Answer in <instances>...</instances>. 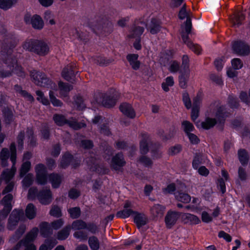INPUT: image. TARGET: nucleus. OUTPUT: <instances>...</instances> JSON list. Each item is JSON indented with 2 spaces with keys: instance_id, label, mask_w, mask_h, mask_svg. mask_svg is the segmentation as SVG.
Returning a JSON list of instances; mask_svg holds the SVG:
<instances>
[{
  "instance_id": "obj_26",
  "label": "nucleus",
  "mask_w": 250,
  "mask_h": 250,
  "mask_svg": "<svg viewBox=\"0 0 250 250\" xmlns=\"http://www.w3.org/2000/svg\"><path fill=\"white\" fill-rule=\"evenodd\" d=\"M57 243L56 239H47L40 247L39 250H50Z\"/></svg>"
},
{
  "instance_id": "obj_24",
  "label": "nucleus",
  "mask_w": 250,
  "mask_h": 250,
  "mask_svg": "<svg viewBox=\"0 0 250 250\" xmlns=\"http://www.w3.org/2000/svg\"><path fill=\"white\" fill-rule=\"evenodd\" d=\"M134 222L138 227L146 225L147 222L146 217L143 214L137 213L134 217Z\"/></svg>"
},
{
  "instance_id": "obj_36",
  "label": "nucleus",
  "mask_w": 250,
  "mask_h": 250,
  "mask_svg": "<svg viewBox=\"0 0 250 250\" xmlns=\"http://www.w3.org/2000/svg\"><path fill=\"white\" fill-rule=\"evenodd\" d=\"M149 26L150 31L152 34H155L159 30V21L156 19L152 20Z\"/></svg>"
},
{
  "instance_id": "obj_4",
  "label": "nucleus",
  "mask_w": 250,
  "mask_h": 250,
  "mask_svg": "<svg viewBox=\"0 0 250 250\" xmlns=\"http://www.w3.org/2000/svg\"><path fill=\"white\" fill-rule=\"evenodd\" d=\"M36 182L40 185H45L47 182L46 171L45 166L41 164L36 166L35 167Z\"/></svg>"
},
{
  "instance_id": "obj_35",
  "label": "nucleus",
  "mask_w": 250,
  "mask_h": 250,
  "mask_svg": "<svg viewBox=\"0 0 250 250\" xmlns=\"http://www.w3.org/2000/svg\"><path fill=\"white\" fill-rule=\"evenodd\" d=\"M182 128L187 134L193 131L194 129V127L193 125L190 122L187 121H185L182 122Z\"/></svg>"
},
{
  "instance_id": "obj_34",
  "label": "nucleus",
  "mask_w": 250,
  "mask_h": 250,
  "mask_svg": "<svg viewBox=\"0 0 250 250\" xmlns=\"http://www.w3.org/2000/svg\"><path fill=\"white\" fill-rule=\"evenodd\" d=\"M143 139L140 142V150L142 153H146L148 151V144L147 141L148 137L146 134L143 135Z\"/></svg>"
},
{
  "instance_id": "obj_49",
  "label": "nucleus",
  "mask_w": 250,
  "mask_h": 250,
  "mask_svg": "<svg viewBox=\"0 0 250 250\" xmlns=\"http://www.w3.org/2000/svg\"><path fill=\"white\" fill-rule=\"evenodd\" d=\"M115 101L110 97H104L102 101V104L105 107H110L114 105Z\"/></svg>"
},
{
  "instance_id": "obj_33",
  "label": "nucleus",
  "mask_w": 250,
  "mask_h": 250,
  "mask_svg": "<svg viewBox=\"0 0 250 250\" xmlns=\"http://www.w3.org/2000/svg\"><path fill=\"white\" fill-rule=\"evenodd\" d=\"M36 211L34 206L31 204L28 205L25 210L27 217L30 219H33L36 215Z\"/></svg>"
},
{
  "instance_id": "obj_12",
  "label": "nucleus",
  "mask_w": 250,
  "mask_h": 250,
  "mask_svg": "<svg viewBox=\"0 0 250 250\" xmlns=\"http://www.w3.org/2000/svg\"><path fill=\"white\" fill-rule=\"evenodd\" d=\"M40 202L44 205L49 204L52 201V194L49 189L42 190L38 195Z\"/></svg>"
},
{
  "instance_id": "obj_37",
  "label": "nucleus",
  "mask_w": 250,
  "mask_h": 250,
  "mask_svg": "<svg viewBox=\"0 0 250 250\" xmlns=\"http://www.w3.org/2000/svg\"><path fill=\"white\" fill-rule=\"evenodd\" d=\"M44 19L46 22L50 25H53L56 24L54 16L50 11H47L44 13Z\"/></svg>"
},
{
  "instance_id": "obj_19",
  "label": "nucleus",
  "mask_w": 250,
  "mask_h": 250,
  "mask_svg": "<svg viewBox=\"0 0 250 250\" xmlns=\"http://www.w3.org/2000/svg\"><path fill=\"white\" fill-rule=\"evenodd\" d=\"M39 41L34 39H28L26 40L22 45L23 49L35 52L36 47L38 46Z\"/></svg>"
},
{
  "instance_id": "obj_51",
  "label": "nucleus",
  "mask_w": 250,
  "mask_h": 250,
  "mask_svg": "<svg viewBox=\"0 0 250 250\" xmlns=\"http://www.w3.org/2000/svg\"><path fill=\"white\" fill-rule=\"evenodd\" d=\"M243 65L242 61L239 59L235 58L231 60V65L235 70L241 69L243 67Z\"/></svg>"
},
{
  "instance_id": "obj_43",
  "label": "nucleus",
  "mask_w": 250,
  "mask_h": 250,
  "mask_svg": "<svg viewBox=\"0 0 250 250\" xmlns=\"http://www.w3.org/2000/svg\"><path fill=\"white\" fill-rule=\"evenodd\" d=\"M244 18V15L242 13H239L235 14L234 17L231 19V21L234 25H239L241 23V21H242Z\"/></svg>"
},
{
  "instance_id": "obj_2",
  "label": "nucleus",
  "mask_w": 250,
  "mask_h": 250,
  "mask_svg": "<svg viewBox=\"0 0 250 250\" xmlns=\"http://www.w3.org/2000/svg\"><path fill=\"white\" fill-rule=\"evenodd\" d=\"M10 160L13 163L11 168L4 170L2 174V178L6 182L10 181L14 176L16 168L15 165L16 162V147L14 144H12L10 146Z\"/></svg>"
},
{
  "instance_id": "obj_38",
  "label": "nucleus",
  "mask_w": 250,
  "mask_h": 250,
  "mask_svg": "<svg viewBox=\"0 0 250 250\" xmlns=\"http://www.w3.org/2000/svg\"><path fill=\"white\" fill-rule=\"evenodd\" d=\"M89 245L92 250H98L99 248V242L98 239L95 236L89 237L88 240Z\"/></svg>"
},
{
  "instance_id": "obj_32",
  "label": "nucleus",
  "mask_w": 250,
  "mask_h": 250,
  "mask_svg": "<svg viewBox=\"0 0 250 250\" xmlns=\"http://www.w3.org/2000/svg\"><path fill=\"white\" fill-rule=\"evenodd\" d=\"M17 2V0H0V8L4 10L10 9Z\"/></svg>"
},
{
  "instance_id": "obj_10",
  "label": "nucleus",
  "mask_w": 250,
  "mask_h": 250,
  "mask_svg": "<svg viewBox=\"0 0 250 250\" xmlns=\"http://www.w3.org/2000/svg\"><path fill=\"white\" fill-rule=\"evenodd\" d=\"M179 212L169 211L167 213L165 217V223L167 228H170L176 222L180 216Z\"/></svg>"
},
{
  "instance_id": "obj_55",
  "label": "nucleus",
  "mask_w": 250,
  "mask_h": 250,
  "mask_svg": "<svg viewBox=\"0 0 250 250\" xmlns=\"http://www.w3.org/2000/svg\"><path fill=\"white\" fill-rule=\"evenodd\" d=\"M16 90L19 92L21 95H22L25 98H27L29 101L32 102L33 101V97L29 94H28L26 91L22 90L21 89V87L19 86H16Z\"/></svg>"
},
{
  "instance_id": "obj_28",
  "label": "nucleus",
  "mask_w": 250,
  "mask_h": 250,
  "mask_svg": "<svg viewBox=\"0 0 250 250\" xmlns=\"http://www.w3.org/2000/svg\"><path fill=\"white\" fill-rule=\"evenodd\" d=\"M175 196L177 201L184 203H188L191 200L190 196L186 193L176 192L175 193Z\"/></svg>"
},
{
  "instance_id": "obj_61",
  "label": "nucleus",
  "mask_w": 250,
  "mask_h": 250,
  "mask_svg": "<svg viewBox=\"0 0 250 250\" xmlns=\"http://www.w3.org/2000/svg\"><path fill=\"white\" fill-rule=\"evenodd\" d=\"M13 68H14V72L20 77L23 76L24 72L22 70L21 66L19 65L16 62L14 63L12 65Z\"/></svg>"
},
{
  "instance_id": "obj_40",
  "label": "nucleus",
  "mask_w": 250,
  "mask_h": 250,
  "mask_svg": "<svg viewBox=\"0 0 250 250\" xmlns=\"http://www.w3.org/2000/svg\"><path fill=\"white\" fill-rule=\"evenodd\" d=\"M168 70L171 73H176L179 70V64L175 61H171L167 65Z\"/></svg>"
},
{
  "instance_id": "obj_39",
  "label": "nucleus",
  "mask_w": 250,
  "mask_h": 250,
  "mask_svg": "<svg viewBox=\"0 0 250 250\" xmlns=\"http://www.w3.org/2000/svg\"><path fill=\"white\" fill-rule=\"evenodd\" d=\"M238 158L242 165L245 164L248 161V155L245 150L240 149L238 152Z\"/></svg>"
},
{
  "instance_id": "obj_56",
  "label": "nucleus",
  "mask_w": 250,
  "mask_h": 250,
  "mask_svg": "<svg viewBox=\"0 0 250 250\" xmlns=\"http://www.w3.org/2000/svg\"><path fill=\"white\" fill-rule=\"evenodd\" d=\"M71 217L73 218H78L80 215V209L79 208H73L68 210Z\"/></svg>"
},
{
  "instance_id": "obj_58",
  "label": "nucleus",
  "mask_w": 250,
  "mask_h": 250,
  "mask_svg": "<svg viewBox=\"0 0 250 250\" xmlns=\"http://www.w3.org/2000/svg\"><path fill=\"white\" fill-rule=\"evenodd\" d=\"M225 58L224 57H222L220 58L217 59L215 62L214 64L216 68L218 70H221L223 67V64L224 62H225Z\"/></svg>"
},
{
  "instance_id": "obj_15",
  "label": "nucleus",
  "mask_w": 250,
  "mask_h": 250,
  "mask_svg": "<svg viewBox=\"0 0 250 250\" xmlns=\"http://www.w3.org/2000/svg\"><path fill=\"white\" fill-rule=\"evenodd\" d=\"M121 112L128 117L133 118L135 116V113L132 106L127 103H124L120 106Z\"/></svg>"
},
{
  "instance_id": "obj_14",
  "label": "nucleus",
  "mask_w": 250,
  "mask_h": 250,
  "mask_svg": "<svg viewBox=\"0 0 250 250\" xmlns=\"http://www.w3.org/2000/svg\"><path fill=\"white\" fill-rule=\"evenodd\" d=\"M182 38L183 42L187 46L196 54H199L201 51L200 46L197 44H193L188 39V36L187 34L182 33Z\"/></svg>"
},
{
  "instance_id": "obj_27",
  "label": "nucleus",
  "mask_w": 250,
  "mask_h": 250,
  "mask_svg": "<svg viewBox=\"0 0 250 250\" xmlns=\"http://www.w3.org/2000/svg\"><path fill=\"white\" fill-rule=\"evenodd\" d=\"M138 55L137 54H130L127 56V59L132 68L137 69L139 67L140 63L138 61Z\"/></svg>"
},
{
  "instance_id": "obj_29",
  "label": "nucleus",
  "mask_w": 250,
  "mask_h": 250,
  "mask_svg": "<svg viewBox=\"0 0 250 250\" xmlns=\"http://www.w3.org/2000/svg\"><path fill=\"white\" fill-rule=\"evenodd\" d=\"M206 162V157L202 154H197L195 156L193 162L192 166L194 169H198L199 165L202 163Z\"/></svg>"
},
{
  "instance_id": "obj_21",
  "label": "nucleus",
  "mask_w": 250,
  "mask_h": 250,
  "mask_svg": "<svg viewBox=\"0 0 250 250\" xmlns=\"http://www.w3.org/2000/svg\"><path fill=\"white\" fill-rule=\"evenodd\" d=\"M72 89V87L68 84L64 83L62 82L59 83V89L61 97L64 98L67 96L68 92Z\"/></svg>"
},
{
  "instance_id": "obj_46",
  "label": "nucleus",
  "mask_w": 250,
  "mask_h": 250,
  "mask_svg": "<svg viewBox=\"0 0 250 250\" xmlns=\"http://www.w3.org/2000/svg\"><path fill=\"white\" fill-rule=\"evenodd\" d=\"M31 163L29 161H26L22 165L21 171L20 176L23 177L30 169Z\"/></svg>"
},
{
  "instance_id": "obj_52",
  "label": "nucleus",
  "mask_w": 250,
  "mask_h": 250,
  "mask_svg": "<svg viewBox=\"0 0 250 250\" xmlns=\"http://www.w3.org/2000/svg\"><path fill=\"white\" fill-rule=\"evenodd\" d=\"M54 120L58 125H62L67 123L65 118L60 115H56L54 116Z\"/></svg>"
},
{
  "instance_id": "obj_63",
  "label": "nucleus",
  "mask_w": 250,
  "mask_h": 250,
  "mask_svg": "<svg viewBox=\"0 0 250 250\" xmlns=\"http://www.w3.org/2000/svg\"><path fill=\"white\" fill-rule=\"evenodd\" d=\"M74 236L81 241L85 240L87 238V235L83 231H79L74 233Z\"/></svg>"
},
{
  "instance_id": "obj_64",
  "label": "nucleus",
  "mask_w": 250,
  "mask_h": 250,
  "mask_svg": "<svg viewBox=\"0 0 250 250\" xmlns=\"http://www.w3.org/2000/svg\"><path fill=\"white\" fill-rule=\"evenodd\" d=\"M181 149V146L180 145H176L171 147L169 149V154L170 155H175L179 153Z\"/></svg>"
},
{
  "instance_id": "obj_57",
  "label": "nucleus",
  "mask_w": 250,
  "mask_h": 250,
  "mask_svg": "<svg viewBox=\"0 0 250 250\" xmlns=\"http://www.w3.org/2000/svg\"><path fill=\"white\" fill-rule=\"evenodd\" d=\"M72 155L69 153L64 155L62 158L61 161V166L62 167H65L70 162L71 160H72Z\"/></svg>"
},
{
  "instance_id": "obj_9",
  "label": "nucleus",
  "mask_w": 250,
  "mask_h": 250,
  "mask_svg": "<svg viewBox=\"0 0 250 250\" xmlns=\"http://www.w3.org/2000/svg\"><path fill=\"white\" fill-rule=\"evenodd\" d=\"M124 209L119 211L117 213V217L126 218L134 213L133 211L130 208H133V204L131 202L126 201L124 204Z\"/></svg>"
},
{
  "instance_id": "obj_22",
  "label": "nucleus",
  "mask_w": 250,
  "mask_h": 250,
  "mask_svg": "<svg viewBox=\"0 0 250 250\" xmlns=\"http://www.w3.org/2000/svg\"><path fill=\"white\" fill-rule=\"evenodd\" d=\"M165 209V207L160 205H155L151 209V214L154 217H161Z\"/></svg>"
},
{
  "instance_id": "obj_47",
  "label": "nucleus",
  "mask_w": 250,
  "mask_h": 250,
  "mask_svg": "<svg viewBox=\"0 0 250 250\" xmlns=\"http://www.w3.org/2000/svg\"><path fill=\"white\" fill-rule=\"evenodd\" d=\"M36 94L37 96V99L39 101L44 105H47L49 104V101L46 98L44 97V94L40 90H38L36 91Z\"/></svg>"
},
{
  "instance_id": "obj_31",
  "label": "nucleus",
  "mask_w": 250,
  "mask_h": 250,
  "mask_svg": "<svg viewBox=\"0 0 250 250\" xmlns=\"http://www.w3.org/2000/svg\"><path fill=\"white\" fill-rule=\"evenodd\" d=\"M9 158V152L7 148H3L0 152V159L3 167L7 165V161Z\"/></svg>"
},
{
  "instance_id": "obj_8",
  "label": "nucleus",
  "mask_w": 250,
  "mask_h": 250,
  "mask_svg": "<svg viewBox=\"0 0 250 250\" xmlns=\"http://www.w3.org/2000/svg\"><path fill=\"white\" fill-rule=\"evenodd\" d=\"M12 196L11 194L6 195L3 199L2 202L4 205V208L0 213V218H4L8 215L12 208L11 201Z\"/></svg>"
},
{
  "instance_id": "obj_5",
  "label": "nucleus",
  "mask_w": 250,
  "mask_h": 250,
  "mask_svg": "<svg viewBox=\"0 0 250 250\" xmlns=\"http://www.w3.org/2000/svg\"><path fill=\"white\" fill-rule=\"evenodd\" d=\"M24 21L27 24H31L32 27L37 29H42L44 25L42 18L37 15L33 16L26 15L24 17Z\"/></svg>"
},
{
  "instance_id": "obj_44",
  "label": "nucleus",
  "mask_w": 250,
  "mask_h": 250,
  "mask_svg": "<svg viewBox=\"0 0 250 250\" xmlns=\"http://www.w3.org/2000/svg\"><path fill=\"white\" fill-rule=\"evenodd\" d=\"M144 32V28L142 26H138L132 29L129 37L135 38L140 36Z\"/></svg>"
},
{
  "instance_id": "obj_62",
  "label": "nucleus",
  "mask_w": 250,
  "mask_h": 250,
  "mask_svg": "<svg viewBox=\"0 0 250 250\" xmlns=\"http://www.w3.org/2000/svg\"><path fill=\"white\" fill-rule=\"evenodd\" d=\"M175 190V185L174 184H170L166 188H163V192L165 194L172 193Z\"/></svg>"
},
{
  "instance_id": "obj_20",
  "label": "nucleus",
  "mask_w": 250,
  "mask_h": 250,
  "mask_svg": "<svg viewBox=\"0 0 250 250\" xmlns=\"http://www.w3.org/2000/svg\"><path fill=\"white\" fill-rule=\"evenodd\" d=\"M38 46L36 47L35 52L40 55H45L49 52V47L47 45L41 41H39Z\"/></svg>"
},
{
  "instance_id": "obj_6",
  "label": "nucleus",
  "mask_w": 250,
  "mask_h": 250,
  "mask_svg": "<svg viewBox=\"0 0 250 250\" xmlns=\"http://www.w3.org/2000/svg\"><path fill=\"white\" fill-rule=\"evenodd\" d=\"M190 12H187L186 9V4H184L179 13V18L183 20L185 18L187 19L184 30L186 31V34H188L191 29V22L190 17Z\"/></svg>"
},
{
  "instance_id": "obj_54",
  "label": "nucleus",
  "mask_w": 250,
  "mask_h": 250,
  "mask_svg": "<svg viewBox=\"0 0 250 250\" xmlns=\"http://www.w3.org/2000/svg\"><path fill=\"white\" fill-rule=\"evenodd\" d=\"M224 108L223 107H219L218 108L214 113V116L216 117L218 121H221L225 117Z\"/></svg>"
},
{
  "instance_id": "obj_17",
  "label": "nucleus",
  "mask_w": 250,
  "mask_h": 250,
  "mask_svg": "<svg viewBox=\"0 0 250 250\" xmlns=\"http://www.w3.org/2000/svg\"><path fill=\"white\" fill-rule=\"evenodd\" d=\"M191 203L192 205L187 206L186 208L197 213L200 212L203 209V208L200 205L199 199L195 197L193 198Z\"/></svg>"
},
{
  "instance_id": "obj_25",
  "label": "nucleus",
  "mask_w": 250,
  "mask_h": 250,
  "mask_svg": "<svg viewBox=\"0 0 250 250\" xmlns=\"http://www.w3.org/2000/svg\"><path fill=\"white\" fill-rule=\"evenodd\" d=\"M49 181L53 188H58L62 180L61 176L57 174H52L49 175Z\"/></svg>"
},
{
  "instance_id": "obj_48",
  "label": "nucleus",
  "mask_w": 250,
  "mask_h": 250,
  "mask_svg": "<svg viewBox=\"0 0 250 250\" xmlns=\"http://www.w3.org/2000/svg\"><path fill=\"white\" fill-rule=\"evenodd\" d=\"M239 97L242 102L249 104L250 103V88L248 91V93L246 92H241L240 94Z\"/></svg>"
},
{
  "instance_id": "obj_45",
  "label": "nucleus",
  "mask_w": 250,
  "mask_h": 250,
  "mask_svg": "<svg viewBox=\"0 0 250 250\" xmlns=\"http://www.w3.org/2000/svg\"><path fill=\"white\" fill-rule=\"evenodd\" d=\"M86 227V223L81 220H76L73 222L72 224V228L73 229H85Z\"/></svg>"
},
{
  "instance_id": "obj_30",
  "label": "nucleus",
  "mask_w": 250,
  "mask_h": 250,
  "mask_svg": "<svg viewBox=\"0 0 250 250\" xmlns=\"http://www.w3.org/2000/svg\"><path fill=\"white\" fill-rule=\"evenodd\" d=\"M174 84V79L173 77H167L162 83V89L166 92L169 90V87L173 86Z\"/></svg>"
},
{
  "instance_id": "obj_50",
  "label": "nucleus",
  "mask_w": 250,
  "mask_h": 250,
  "mask_svg": "<svg viewBox=\"0 0 250 250\" xmlns=\"http://www.w3.org/2000/svg\"><path fill=\"white\" fill-rule=\"evenodd\" d=\"M50 214L54 217H60L62 216L61 210L58 207L53 206L50 211Z\"/></svg>"
},
{
  "instance_id": "obj_23",
  "label": "nucleus",
  "mask_w": 250,
  "mask_h": 250,
  "mask_svg": "<svg viewBox=\"0 0 250 250\" xmlns=\"http://www.w3.org/2000/svg\"><path fill=\"white\" fill-rule=\"evenodd\" d=\"M71 230V227L67 226L59 231L57 234V238L60 240L66 239L69 236Z\"/></svg>"
},
{
  "instance_id": "obj_16",
  "label": "nucleus",
  "mask_w": 250,
  "mask_h": 250,
  "mask_svg": "<svg viewBox=\"0 0 250 250\" xmlns=\"http://www.w3.org/2000/svg\"><path fill=\"white\" fill-rule=\"evenodd\" d=\"M181 218L183 221L186 223L197 224L200 222V220L197 216L190 213H183L181 214Z\"/></svg>"
},
{
  "instance_id": "obj_18",
  "label": "nucleus",
  "mask_w": 250,
  "mask_h": 250,
  "mask_svg": "<svg viewBox=\"0 0 250 250\" xmlns=\"http://www.w3.org/2000/svg\"><path fill=\"white\" fill-rule=\"evenodd\" d=\"M125 164L124 160L123 155L118 154L114 157L112 160L111 165L115 169H118L119 167L123 166Z\"/></svg>"
},
{
  "instance_id": "obj_11",
  "label": "nucleus",
  "mask_w": 250,
  "mask_h": 250,
  "mask_svg": "<svg viewBox=\"0 0 250 250\" xmlns=\"http://www.w3.org/2000/svg\"><path fill=\"white\" fill-rule=\"evenodd\" d=\"M217 122L215 119L211 118H206L204 121H197L195 122V125L198 128H203L205 129H208L213 127Z\"/></svg>"
},
{
  "instance_id": "obj_60",
  "label": "nucleus",
  "mask_w": 250,
  "mask_h": 250,
  "mask_svg": "<svg viewBox=\"0 0 250 250\" xmlns=\"http://www.w3.org/2000/svg\"><path fill=\"white\" fill-rule=\"evenodd\" d=\"M183 100L185 105L188 109H189L191 106V103L188 94L184 93L183 95Z\"/></svg>"
},
{
  "instance_id": "obj_1",
  "label": "nucleus",
  "mask_w": 250,
  "mask_h": 250,
  "mask_svg": "<svg viewBox=\"0 0 250 250\" xmlns=\"http://www.w3.org/2000/svg\"><path fill=\"white\" fill-rule=\"evenodd\" d=\"M30 76L34 83L37 85L44 86L46 83H49L50 87L52 89L50 91L49 93L51 102L55 106H60L62 105V103L54 96V91L57 90L55 84L47 79L44 74L33 70L31 72Z\"/></svg>"
},
{
  "instance_id": "obj_7",
  "label": "nucleus",
  "mask_w": 250,
  "mask_h": 250,
  "mask_svg": "<svg viewBox=\"0 0 250 250\" xmlns=\"http://www.w3.org/2000/svg\"><path fill=\"white\" fill-rule=\"evenodd\" d=\"M232 48L236 53L240 55H246L250 52L249 46L242 42H235L232 45Z\"/></svg>"
},
{
  "instance_id": "obj_42",
  "label": "nucleus",
  "mask_w": 250,
  "mask_h": 250,
  "mask_svg": "<svg viewBox=\"0 0 250 250\" xmlns=\"http://www.w3.org/2000/svg\"><path fill=\"white\" fill-rule=\"evenodd\" d=\"M185 74H182L179 77V85L183 88H185L187 86V81L188 78L189 72H185Z\"/></svg>"
},
{
  "instance_id": "obj_13",
  "label": "nucleus",
  "mask_w": 250,
  "mask_h": 250,
  "mask_svg": "<svg viewBox=\"0 0 250 250\" xmlns=\"http://www.w3.org/2000/svg\"><path fill=\"white\" fill-rule=\"evenodd\" d=\"M23 214L21 210H15L11 214L9 221L8 227L9 229H13V226L16 225L18 221L20 220V217Z\"/></svg>"
},
{
  "instance_id": "obj_59",
  "label": "nucleus",
  "mask_w": 250,
  "mask_h": 250,
  "mask_svg": "<svg viewBox=\"0 0 250 250\" xmlns=\"http://www.w3.org/2000/svg\"><path fill=\"white\" fill-rule=\"evenodd\" d=\"M199 108L198 107L193 106L191 110V118L192 120L196 122L195 121L199 116Z\"/></svg>"
},
{
  "instance_id": "obj_53",
  "label": "nucleus",
  "mask_w": 250,
  "mask_h": 250,
  "mask_svg": "<svg viewBox=\"0 0 250 250\" xmlns=\"http://www.w3.org/2000/svg\"><path fill=\"white\" fill-rule=\"evenodd\" d=\"M201 218L202 221L206 223L211 222L213 219L212 215L206 211H204L202 212Z\"/></svg>"
},
{
  "instance_id": "obj_3",
  "label": "nucleus",
  "mask_w": 250,
  "mask_h": 250,
  "mask_svg": "<svg viewBox=\"0 0 250 250\" xmlns=\"http://www.w3.org/2000/svg\"><path fill=\"white\" fill-rule=\"evenodd\" d=\"M64 224L62 219L57 220L52 222L50 224L47 223H44L42 224L41 232L43 236L53 233V230L60 229Z\"/></svg>"
},
{
  "instance_id": "obj_41",
  "label": "nucleus",
  "mask_w": 250,
  "mask_h": 250,
  "mask_svg": "<svg viewBox=\"0 0 250 250\" xmlns=\"http://www.w3.org/2000/svg\"><path fill=\"white\" fill-rule=\"evenodd\" d=\"M34 176L32 174H27L22 181V186L24 188L29 187L33 182Z\"/></svg>"
}]
</instances>
